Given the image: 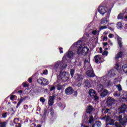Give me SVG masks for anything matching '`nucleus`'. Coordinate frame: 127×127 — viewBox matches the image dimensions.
<instances>
[{
  "label": "nucleus",
  "instance_id": "43",
  "mask_svg": "<svg viewBox=\"0 0 127 127\" xmlns=\"http://www.w3.org/2000/svg\"><path fill=\"white\" fill-rule=\"evenodd\" d=\"M94 122V118L93 116L90 118L89 120V124H92Z\"/></svg>",
  "mask_w": 127,
  "mask_h": 127
},
{
  "label": "nucleus",
  "instance_id": "20",
  "mask_svg": "<svg viewBox=\"0 0 127 127\" xmlns=\"http://www.w3.org/2000/svg\"><path fill=\"white\" fill-rule=\"evenodd\" d=\"M93 112V106L92 105H89L87 107V109L86 110V113L89 114V115Z\"/></svg>",
  "mask_w": 127,
  "mask_h": 127
},
{
  "label": "nucleus",
  "instance_id": "9",
  "mask_svg": "<svg viewBox=\"0 0 127 127\" xmlns=\"http://www.w3.org/2000/svg\"><path fill=\"white\" fill-rule=\"evenodd\" d=\"M74 79L77 82H79V81H82L84 79V76L81 74L76 73L74 76Z\"/></svg>",
  "mask_w": 127,
  "mask_h": 127
},
{
  "label": "nucleus",
  "instance_id": "12",
  "mask_svg": "<svg viewBox=\"0 0 127 127\" xmlns=\"http://www.w3.org/2000/svg\"><path fill=\"white\" fill-rule=\"evenodd\" d=\"M109 94V91L107 89H104L102 92L100 94V97L101 98H105L108 96Z\"/></svg>",
  "mask_w": 127,
  "mask_h": 127
},
{
  "label": "nucleus",
  "instance_id": "13",
  "mask_svg": "<svg viewBox=\"0 0 127 127\" xmlns=\"http://www.w3.org/2000/svg\"><path fill=\"white\" fill-rule=\"evenodd\" d=\"M13 123L16 125L15 127H21V124L19 123V118H14Z\"/></svg>",
  "mask_w": 127,
  "mask_h": 127
},
{
  "label": "nucleus",
  "instance_id": "11",
  "mask_svg": "<svg viewBox=\"0 0 127 127\" xmlns=\"http://www.w3.org/2000/svg\"><path fill=\"white\" fill-rule=\"evenodd\" d=\"M89 48L87 47H83L81 50V55H83L84 56H86L88 53L89 52Z\"/></svg>",
  "mask_w": 127,
  "mask_h": 127
},
{
  "label": "nucleus",
  "instance_id": "27",
  "mask_svg": "<svg viewBox=\"0 0 127 127\" xmlns=\"http://www.w3.org/2000/svg\"><path fill=\"white\" fill-rule=\"evenodd\" d=\"M98 92H102L104 90V86L102 84H100L98 88Z\"/></svg>",
  "mask_w": 127,
  "mask_h": 127
},
{
  "label": "nucleus",
  "instance_id": "14",
  "mask_svg": "<svg viewBox=\"0 0 127 127\" xmlns=\"http://www.w3.org/2000/svg\"><path fill=\"white\" fill-rule=\"evenodd\" d=\"M88 95L92 98L95 95H97V91L93 89H90L88 91Z\"/></svg>",
  "mask_w": 127,
  "mask_h": 127
},
{
  "label": "nucleus",
  "instance_id": "47",
  "mask_svg": "<svg viewBox=\"0 0 127 127\" xmlns=\"http://www.w3.org/2000/svg\"><path fill=\"white\" fill-rule=\"evenodd\" d=\"M97 33H98V31L97 30H94L92 31V34L93 35H97Z\"/></svg>",
  "mask_w": 127,
  "mask_h": 127
},
{
  "label": "nucleus",
  "instance_id": "58",
  "mask_svg": "<svg viewBox=\"0 0 127 127\" xmlns=\"http://www.w3.org/2000/svg\"><path fill=\"white\" fill-rule=\"evenodd\" d=\"M110 119H111V118H110V116H107L106 117V122H109V121H110Z\"/></svg>",
  "mask_w": 127,
  "mask_h": 127
},
{
  "label": "nucleus",
  "instance_id": "32",
  "mask_svg": "<svg viewBox=\"0 0 127 127\" xmlns=\"http://www.w3.org/2000/svg\"><path fill=\"white\" fill-rule=\"evenodd\" d=\"M116 87H117L118 91H123V88H122V85H121V84L117 85Z\"/></svg>",
  "mask_w": 127,
  "mask_h": 127
},
{
  "label": "nucleus",
  "instance_id": "17",
  "mask_svg": "<svg viewBox=\"0 0 127 127\" xmlns=\"http://www.w3.org/2000/svg\"><path fill=\"white\" fill-rule=\"evenodd\" d=\"M54 104V96H50L49 97V105L50 106H52Z\"/></svg>",
  "mask_w": 127,
  "mask_h": 127
},
{
  "label": "nucleus",
  "instance_id": "8",
  "mask_svg": "<svg viewBox=\"0 0 127 127\" xmlns=\"http://www.w3.org/2000/svg\"><path fill=\"white\" fill-rule=\"evenodd\" d=\"M114 102L115 100H114V98L109 96L107 98V100L106 101V104L108 106V107H112V106L114 105Z\"/></svg>",
  "mask_w": 127,
  "mask_h": 127
},
{
  "label": "nucleus",
  "instance_id": "55",
  "mask_svg": "<svg viewBox=\"0 0 127 127\" xmlns=\"http://www.w3.org/2000/svg\"><path fill=\"white\" fill-rule=\"evenodd\" d=\"M59 50L60 51V53L61 54H62V53H63V48L62 47H60L59 48Z\"/></svg>",
  "mask_w": 127,
  "mask_h": 127
},
{
  "label": "nucleus",
  "instance_id": "51",
  "mask_svg": "<svg viewBox=\"0 0 127 127\" xmlns=\"http://www.w3.org/2000/svg\"><path fill=\"white\" fill-rule=\"evenodd\" d=\"M109 111H110V109H106L104 112V114H108V113H109Z\"/></svg>",
  "mask_w": 127,
  "mask_h": 127
},
{
  "label": "nucleus",
  "instance_id": "36",
  "mask_svg": "<svg viewBox=\"0 0 127 127\" xmlns=\"http://www.w3.org/2000/svg\"><path fill=\"white\" fill-rule=\"evenodd\" d=\"M103 48H104V49H105V50H109V48H106V46H107V45H108V43L107 42L103 43Z\"/></svg>",
  "mask_w": 127,
  "mask_h": 127
},
{
  "label": "nucleus",
  "instance_id": "53",
  "mask_svg": "<svg viewBox=\"0 0 127 127\" xmlns=\"http://www.w3.org/2000/svg\"><path fill=\"white\" fill-rule=\"evenodd\" d=\"M55 89H56V87H55V86H53L51 88H50V91H54V90H55Z\"/></svg>",
  "mask_w": 127,
  "mask_h": 127
},
{
  "label": "nucleus",
  "instance_id": "52",
  "mask_svg": "<svg viewBox=\"0 0 127 127\" xmlns=\"http://www.w3.org/2000/svg\"><path fill=\"white\" fill-rule=\"evenodd\" d=\"M15 97V95H11L10 97V99L11 101H13V99H14V97Z\"/></svg>",
  "mask_w": 127,
  "mask_h": 127
},
{
  "label": "nucleus",
  "instance_id": "5",
  "mask_svg": "<svg viewBox=\"0 0 127 127\" xmlns=\"http://www.w3.org/2000/svg\"><path fill=\"white\" fill-rule=\"evenodd\" d=\"M64 92L66 95L70 96V95H72L74 93V89L71 86H69L65 89Z\"/></svg>",
  "mask_w": 127,
  "mask_h": 127
},
{
  "label": "nucleus",
  "instance_id": "38",
  "mask_svg": "<svg viewBox=\"0 0 127 127\" xmlns=\"http://www.w3.org/2000/svg\"><path fill=\"white\" fill-rule=\"evenodd\" d=\"M111 85H112V81L107 80L106 81V86H107V87H109V86H111Z\"/></svg>",
  "mask_w": 127,
  "mask_h": 127
},
{
  "label": "nucleus",
  "instance_id": "39",
  "mask_svg": "<svg viewBox=\"0 0 127 127\" xmlns=\"http://www.w3.org/2000/svg\"><path fill=\"white\" fill-rule=\"evenodd\" d=\"M123 99L125 100V101H127V92L124 94Z\"/></svg>",
  "mask_w": 127,
  "mask_h": 127
},
{
  "label": "nucleus",
  "instance_id": "22",
  "mask_svg": "<svg viewBox=\"0 0 127 127\" xmlns=\"http://www.w3.org/2000/svg\"><path fill=\"white\" fill-rule=\"evenodd\" d=\"M73 55H74V53L72 51H69L67 53V58H72Z\"/></svg>",
  "mask_w": 127,
  "mask_h": 127
},
{
  "label": "nucleus",
  "instance_id": "3",
  "mask_svg": "<svg viewBox=\"0 0 127 127\" xmlns=\"http://www.w3.org/2000/svg\"><path fill=\"white\" fill-rule=\"evenodd\" d=\"M70 77V75L68 74V73L66 72H61V78L63 81V82H67L68 80H69V77Z\"/></svg>",
  "mask_w": 127,
  "mask_h": 127
},
{
  "label": "nucleus",
  "instance_id": "26",
  "mask_svg": "<svg viewBox=\"0 0 127 127\" xmlns=\"http://www.w3.org/2000/svg\"><path fill=\"white\" fill-rule=\"evenodd\" d=\"M122 69L124 73H127V64H125L122 66Z\"/></svg>",
  "mask_w": 127,
  "mask_h": 127
},
{
  "label": "nucleus",
  "instance_id": "35",
  "mask_svg": "<svg viewBox=\"0 0 127 127\" xmlns=\"http://www.w3.org/2000/svg\"><path fill=\"white\" fill-rule=\"evenodd\" d=\"M76 54L77 55H80V54H82V50H81V48H78L76 51Z\"/></svg>",
  "mask_w": 127,
  "mask_h": 127
},
{
  "label": "nucleus",
  "instance_id": "45",
  "mask_svg": "<svg viewBox=\"0 0 127 127\" xmlns=\"http://www.w3.org/2000/svg\"><path fill=\"white\" fill-rule=\"evenodd\" d=\"M40 101L41 103H45V99L44 97H41L40 98Z\"/></svg>",
  "mask_w": 127,
  "mask_h": 127
},
{
  "label": "nucleus",
  "instance_id": "56",
  "mask_svg": "<svg viewBox=\"0 0 127 127\" xmlns=\"http://www.w3.org/2000/svg\"><path fill=\"white\" fill-rule=\"evenodd\" d=\"M28 81L29 83H32V78L30 77L28 78Z\"/></svg>",
  "mask_w": 127,
  "mask_h": 127
},
{
  "label": "nucleus",
  "instance_id": "28",
  "mask_svg": "<svg viewBox=\"0 0 127 127\" xmlns=\"http://www.w3.org/2000/svg\"><path fill=\"white\" fill-rule=\"evenodd\" d=\"M112 24H114L113 23H109L107 25V26H108V29L110 30H111V31H114L115 30V28L110 27V25H112Z\"/></svg>",
  "mask_w": 127,
  "mask_h": 127
},
{
  "label": "nucleus",
  "instance_id": "64",
  "mask_svg": "<svg viewBox=\"0 0 127 127\" xmlns=\"http://www.w3.org/2000/svg\"><path fill=\"white\" fill-rule=\"evenodd\" d=\"M99 50H100L99 53H103V48H102V47H100L99 48Z\"/></svg>",
  "mask_w": 127,
  "mask_h": 127
},
{
  "label": "nucleus",
  "instance_id": "49",
  "mask_svg": "<svg viewBox=\"0 0 127 127\" xmlns=\"http://www.w3.org/2000/svg\"><path fill=\"white\" fill-rule=\"evenodd\" d=\"M51 115L52 116H54V111L53 110V108L51 109Z\"/></svg>",
  "mask_w": 127,
  "mask_h": 127
},
{
  "label": "nucleus",
  "instance_id": "24",
  "mask_svg": "<svg viewBox=\"0 0 127 127\" xmlns=\"http://www.w3.org/2000/svg\"><path fill=\"white\" fill-rule=\"evenodd\" d=\"M62 63L61 62H58L56 64H55V67L56 68V69H58V68H60L61 67V64Z\"/></svg>",
  "mask_w": 127,
  "mask_h": 127
},
{
  "label": "nucleus",
  "instance_id": "62",
  "mask_svg": "<svg viewBox=\"0 0 127 127\" xmlns=\"http://www.w3.org/2000/svg\"><path fill=\"white\" fill-rule=\"evenodd\" d=\"M2 118H6V113H3L2 115Z\"/></svg>",
  "mask_w": 127,
  "mask_h": 127
},
{
  "label": "nucleus",
  "instance_id": "4",
  "mask_svg": "<svg viewBox=\"0 0 127 127\" xmlns=\"http://www.w3.org/2000/svg\"><path fill=\"white\" fill-rule=\"evenodd\" d=\"M111 13V10L107 13L106 17L102 18L101 20V24H103V25H106L109 22V18H110V14Z\"/></svg>",
  "mask_w": 127,
  "mask_h": 127
},
{
  "label": "nucleus",
  "instance_id": "25",
  "mask_svg": "<svg viewBox=\"0 0 127 127\" xmlns=\"http://www.w3.org/2000/svg\"><path fill=\"white\" fill-rule=\"evenodd\" d=\"M94 125V127L95 126H96V127H101V126H102V122H101V121H97L96 122V123L93 125V126Z\"/></svg>",
  "mask_w": 127,
  "mask_h": 127
},
{
  "label": "nucleus",
  "instance_id": "37",
  "mask_svg": "<svg viewBox=\"0 0 127 127\" xmlns=\"http://www.w3.org/2000/svg\"><path fill=\"white\" fill-rule=\"evenodd\" d=\"M58 107H59V108H60L61 110L64 109V108H63V105L62 104V103L61 102H59L58 104Z\"/></svg>",
  "mask_w": 127,
  "mask_h": 127
},
{
  "label": "nucleus",
  "instance_id": "59",
  "mask_svg": "<svg viewBox=\"0 0 127 127\" xmlns=\"http://www.w3.org/2000/svg\"><path fill=\"white\" fill-rule=\"evenodd\" d=\"M47 115V110L45 109L44 111V116H46Z\"/></svg>",
  "mask_w": 127,
  "mask_h": 127
},
{
  "label": "nucleus",
  "instance_id": "54",
  "mask_svg": "<svg viewBox=\"0 0 127 127\" xmlns=\"http://www.w3.org/2000/svg\"><path fill=\"white\" fill-rule=\"evenodd\" d=\"M108 40V37L107 36L103 37V41H107Z\"/></svg>",
  "mask_w": 127,
  "mask_h": 127
},
{
  "label": "nucleus",
  "instance_id": "50",
  "mask_svg": "<svg viewBox=\"0 0 127 127\" xmlns=\"http://www.w3.org/2000/svg\"><path fill=\"white\" fill-rule=\"evenodd\" d=\"M114 36V34L111 33L109 34V35H108V37H109V38H113Z\"/></svg>",
  "mask_w": 127,
  "mask_h": 127
},
{
  "label": "nucleus",
  "instance_id": "31",
  "mask_svg": "<svg viewBox=\"0 0 127 127\" xmlns=\"http://www.w3.org/2000/svg\"><path fill=\"white\" fill-rule=\"evenodd\" d=\"M6 126V122H0V127H5Z\"/></svg>",
  "mask_w": 127,
  "mask_h": 127
},
{
  "label": "nucleus",
  "instance_id": "29",
  "mask_svg": "<svg viewBox=\"0 0 127 127\" xmlns=\"http://www.w3.org/2000/svg\"><path fill=\"white\" fill-rule=\"evenodd\" d=\"M91 98H92L93 100L94 101H98L99 99V96H97V94L94 95Z\"/></svg>",
  "mask_w": 127,
  "mask_h": 127
},
{
  "label": "nucleus",
  "instance_id": "30",
  "mask_svg": "<svg viewBox=\"0 0 127 127\" xmlns=\"http://www.w3.org/2000/svg\"><path fill=\"white\" fill-rule=\"evenodd\" d=\"M124 18V14L122 13H120L118 15V19H123Z\"/></svg>",
  "mask_w": 127,
  "mask_h": 127
},
{
  "label": "nucleus",
  "instance_id": "34",
  "mask_svg": "<svg viewBox=\"0 0 127 127\" xmlns=\"http://www.w3.org/2000/svg\"><path fill=\"white\" fill-rule=\"evenodd\" d=\"M84 67H86V66H87V65H89V64H90V63L89 62V60H87V59H86L84 61Z\"/></svg>",
  "mask_w": 127,
  "mask_h": 127
},
{
  "label": "nucleus",
  "instance_id": "61",
  "mask_svg": "<svg viewBox=\"0 0 127 127\" xmlns=\"http://www.w3.org/2000/svg\"><path fill=\"white\" fill-rule=\"evenodd\" d=\"M36 127V124L35 123H33L31 125L30 127Z\"/></svg>",
  "mask_w": 127,
  "mask_h": 127
},
{
  "label": "nucleus",
  "instance_id": "1",
  "mask_svg": "<svg viewBox=\"0 0 127 127\" xmlns=\"http://www.w3.org/2000/svg\"><path fill=\"white\" fill-rule=\"evenodd\" d=\"M37 81L40 85H41V86H47V85L49 84L48 79L43 77H40Z\"/></svg>",
  "mask_w": 127,
  "mask_h": 127
},
{
  "label": "nucleus",
  "instance_id": "57",
  "mask_svg": "<svg viewBox=\"0 0 127 127\" xmlns=\"http://www.w3.org/2000/svg\"><path fill=\"white\" fill-rule=\"evenodd\" d=\"M73 93H74V96H75V97H77L78 95V92H77V91H74Z\"/></svg>",
  "mask_w": 127,
  "mask_h": 127
},
{
  "label": "nucleus",
  "instance_id": "2",
  "mask_svg": "<svg viewBox=\"0 0 127 127\" xmlns=\"http://www.w3.org/2000/svg\"><path fill=\"white\" fill-rule=\"evenodd\" d=\"M110 10H111V9L108 10V7L106 6H99L98 8V12L100 14H102V15H104L106 12L108 13Z\"/></svg>",
  "mask_w": 127,
  "mask_h": 127
},
{
  "label": "nucleus",
  "instance_id": "21",
  "mask_svg": "<svg viewBox=\"0 0 127 127\" xmlns=\"http://www.w3.org/2000/svg\"><path fill=\"white\" fill-rule=\"evenodd\" d=\"M109 76L110 77H115L117 74L116 73V71L115 70L111 69L109 73H108Z\"/></svg>",
  "mask_w": 127,
  "mask_h": 127
},
{
  "label": "nucleus",
  "instance_id": "7",
  "mask_svg": "<svg viewBox=\"0 0 127 127\" xmlns=\"http://www.w3.org/2000/svg\"><path fill=\"white\" fill-rule=\"evenodd\" d=\"M86 74L87 76H88V77H89L90 78H92L96 76V74H95V72H94V70L93 69V68H90V69L87 70Z\"/></svg>",
  "mask_w": 127,
  "mask_h": 127
},
{
  "label": "nucleus",
  "instance_id": "18",
  "mask_svg": "<svg viewBox=\"0 0 127 127\" xmlns=\"http://www.w3.org/2000/svg\"><path fill=\"white\" fill-rule=\"evenodd\" d=\"M27 98V97H22L21 99H20L19 102L17 104V106H16V108H18V107H19V106H20V104H21L22 102H24V101H25V100H26Z\"/></svg>",
  "mask_w": 127,
  "mask_h": 127
},
{
  "label": "nucleus",
  "instance_id": "41",
  "mask_svg": "<svg viewBox=\"0 0 127 127\" xmlns=\"http://www.w3.org/2000/svg\"><path fill=\"white\" fill-rule=\"evenodd\" d=\"M84 83L86 87H89V86H90V82H89V80H85Z\"/></svg>",
  "mask_w": 127,
  "mask_h": 127
},
{
  "label": "nucleus",
  "instance_id": "23",
  "mask_svg": "<svg viewBox=\"0 0 127 127\" xmlns=\"http://www.w3.org/2000/svg\"><path fill=\"white\" fill-rule=\"evenodd\" d=\"M116 25V27L118 28V29H121V28H123V23H122V22H117Z\"/></svg>",
  "mask_w": 127,
  "mask_h": 127
},
{
  "label": "nucleus",
  "instance_id": "15",
  "mask_svg": "<svg viewBox=\"0 0 127 127\" xmlns=\"http://www.w3.org/2000/svg\"><path fill=\"white\" fill-rule=\"evenodd\" d=\"M101 56H102V55H97L94 57V60L95 63H97L98 64H99V60H102V57H101Z\"/></svg>",
  "mask_w": 127,
  "mask_h": 127
},
{
  "label": "nucleus",
  "instance_id": "44",
  "mask_svg": "<svg viewBox=\"0 0 127 127\" xmlns=\"http://www.w3.org/2000/svg\"><path fill=\"white\" fill-rule=\"evenodd\" d=\"M107 27L106 25L102 26L100 28V30H103V29H107Z\"/></svg>",
  "mask_w": 127,
  "mask_h": 127
},
{
  "label": "nucleus",
  "instance_id": "16",
  "mask_svg": "<svg viewBox=\"0 0 127 127\" xmlns=\"http://www.w3.org/2000/svg\"><path fill=\"white\" fill-rule=\"evenodd\" d=\"M117 41L118 43V45L120 48L123 47V42H122V38L119 35H117Z\"/></svg>",
  "mask_w": 127,
  "mask_h": 127
},
{
  "label": "nucleus",
  "instance_id": "33",
  "mask_svg": "<svg viewBox=\"0 0 127 127\" xmlns=\"http://www.w3.org/2000/svg\"><path fill=\"white\" fill-rule=\"evenodd\" d=\"M74 74H75V69H70V76H71L72 77H73L74 76Z\"/></svg>",
  "mask_w": 127,
  "mask_h": 127
},
{
  "label": "nucleus",
  "instance_id": "40",
  "mask_svg": "<svg viewBox=\"0 0 127 127\" xmlns=\"http://www.w3.org/2000/svg\"><path fill=\"white\" fill-rule=\"evenodd\" d=\"M103 56H108V54H109V52L107 51H104V52L102 53Z\"/></svg>",
  "mask_w": 127,
  "mask_h": 127
},
{
  "label": "nucleus",
  "instance_id": "63",
  "mask_svg": "<svg viewBox=\"0 0 127 127\" xmlns=\"http://www.w3.org/2000/svg\"><path fill=\"white\" fill-rule=\"evenodd\" d=\"M29 122V119L27 118L26 120L24 121V124H25L26 123H28Z\"/></svg>",
  "mask_w": 127,
  "mask_h": 127
},
{
  "label": "nucleus",
  "instance_id": "19",
  "mask_svg": "<svg viewBox=\"0 0 127 127\" xmlns=\"http://www.w3.org/2000/svg\"><path fill=\"white\" fill-rule=\"evenodd\" d=\"M124 55V52L120 51L115 56V59H119L122 58Z\"/></svg>",
  "mask_w": 127,
  "mask_h": 127
},
{
  "label": "nucleus",
  "instance_id": "10",
  "mask_svg": "<svg viewBox=\"0 0 127 127\" xmlns=\"http://www.w3.org/2000/svg\"><path fill=\"white\" fill-rule=\"evenodd\" d=\"M127 107L126 104H124L121 106L120 108H119V114H124L126 113V111H127Z\"/></svg>",
  "mask_w": 127,
  "mask_h": 127
},
{
  "label": "nucleus",
  "instance_id": "48",
  "mask_svg": "<svg viewBox=\"0 0 127 127\" xmlns=\"http://www.w3.org/2000/svg\"><path fill=\"white\" fill-rule=\"evenodd\" d=\"M23 108L24 110H27V109H28V105H27L26 104L24 105Z\"/></svg>",
  "mask_w": 127,
  "mask_h": 127
},
{
  "label": "nucleus",
  "instance_id": "60",
  "mask_svg": "<svg viewBox=\"0 0 127 127\" xmlns=\"http://www.w3.org/2000/svg\"><path fill=\"white\" fill-rule=\"evenodd\" d=\"M18 93V91H17V88L12 93V94H17Z\"/></svg>",
  "mask_w": 127,
  "mask_h": 127
},
{
  "label": "nucleus",
  "instance_id": "6",
  "mask_svg": "<svg viewBox=\"0 0 127 127\" xmlns=\"http://www.w3.org/2000/svg\"><path fill=\"white\" fill-rule=\"evenodd\" d=\"M119 122L122 126H125L127 123V115L124 116L123 118H122V115L119 116Z\"/></svg>",
  "mask_w": 127,
  "mask_h": 127
},
{
  "label": "nucleus",
  "instance_id": "46",
  "mask_svg": "<svg viewBox=\"0 0 127 127\" xmlns=\"http://www.w3.org/2000/svg\"><path fill=\"white\" fill-rule=\"evenodd\" d=\"M23 87L24 88H26L27 87H28V84H27L25 82H23Z\"/></svg>",
  "mask_w": 127,
  "mask_h": 127
},
{
  "label": "nucleus",
  "instance_id": "42",
  "mask_svg": "<svg viewBox=\"0 0 127 127\" xmlns=\"http://www.w3.org/2000/svg\"><path fill=\"white\" fill-rule=\"evenodd\" d=\"M63 88V87H62V86H61V85H57V90H58V91H60V90H62Z\"/></svg>",
  "mask_w": 127,
  "mask_h": 127
}]
</instances>
